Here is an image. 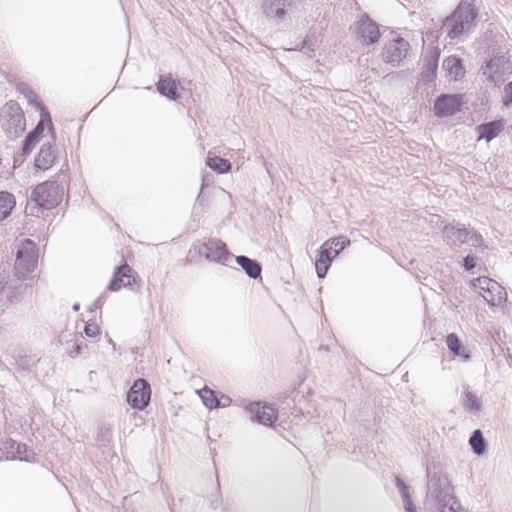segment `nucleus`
Wrapping results in <instances>:
<instances>
[{
	"label": "nucleus",
	"mask_w": 512,
	"mask_h": 512,
	"mask_svg": "<svg viewBox=\"0 0 512 512\" xmlns=\"http://www.w3.org/2000/svg\"><path fill=\"white\" fill-rule=\"evenodd\" d=\"M426 477V498L437 505L440 512H449L460 508V502L454 495L453 486L440 467L435 464H428Z\"/></svg>",
	"instance_id": "1"
},
{
	"label": "nucleus",
	"mask_w": 512,
	"mask_h": 512,
	"mask_svg": "<svg viewBox=\"0 0 512 512\" xmlns=\"http://www.w3.org/2000/svg\"><path fill=\"white\" fill-rule=\"evenodd\" d=\"M65 191L66 186L59 180L40 183L32 190L26 209L30 210V214H34V211L53 209L61 202Z\"/></svg>",
	"instance_id": "2"
},
{
	"label": "nucleus",
	"mask_w": 512,
	"mask_h": 512,
	"mask_svg": "<svg viewBox=\"0 0 512 512\" xmlns=\"http://www.w3.org/2000/svg\"><path fill=\"white\" fill-rule=\"evenodd\" d=\"M478 13L473 1L462 0L443 22L447 37L457 39L474 25Z\"/></svg>",
	"instance_id": "3"
},
{
	"label": "nucleus",
	"mask_w": 512,
	"mask_h": 512,
	"mask_svg": "<svg viewBox=\"0 0 512 512\" xmlns=\"http://www.w3.org/2000/svg\"><path fill=\"white\" fill-rule=\"evenodd\" d=\"M2 129L10 139L20 137L26 129V121L20 105L14 101H8L1 110Z\"/></svg>",
	"instance_id": "4"
},
{
	"label": "nucleus",
	"mask_w": 512,
	"mask_h": 512,
	"mask_svg": "<svg viewBox=\"0 0 512 512\" xmlns=\"http://www.w3.org/2000/svg\"><path fill=\"white\" fill-rule=\"evenodd\" d=\"M38 261V248L36 244L25 239L17 246L14 264L15 276L19 280H25L32 273Z\"/></svg>",
	"instance_id": "5"
},
{
	"label": "nucleus",
	"mask_w": 512,
	"mask_h": 512,
	"mask_svg": "<svg viewBox=\"0 0 512 512\" xmlns=\"http://www.w3.org/2000/svg\"><path fill=\"white\" fill-rule=\"evenodd\" d=\"M512 67L504 56H493L480 68L482 82L493 87H500L511 74Z\"/></svg>",
	"instance_id": "6"
},
{
	"label": "nucleus",
	"mask_w": 512,
	"mask_h": 512,
	"mask_svg": "<svg viewBox=\"0 0 512 512\" xmlns=\"http://www.w3.org/2000/svg\"><path fill=\"white\" fill-rule=\"evenodd\" d=\"M299 4L300 0H262L260 9L268 22L279 25L290 19Z\"/></svg>",
	"instance_id": "7"
},
{
	"label": "nucleus",
	"mask_w": 512,
	"mask_h": 512,
	"mask_svg": "<svg viewBox=\"0 0 512 512\" xmlns=\"http://www.w3.org/2000/svg\"><path fill=\"white\" fill-rule=\"evenodd\" d=\"M411 50L409 41L405 38L395 35L384 42L381 58L382 61L393 68L403 65Z\"/></svg>",
	"instance_id": "8"
},
{
	"label": "nucleus",
	"mask_w": 512,
	"mask_h": 512,
	"mask_svg": "<svg viewBox=\"0 0 512 512\" xmlns=\"http://www.w3.org/2000/svg\"><path fill=\"white\" fill-rule=\"evenodd\" d=\"M473 285L479 290V294L483 299L491 306H500L506 301L504 288L495 280L483 276L477 278Z\"/></svg>",
	"instance_id": "9"
},
{
	"label": "nucleus",
	"mask_w": 512,
	"mask_h": 512,
	"mask_svg": "<svg viewBox=\"0 0 512 512\" xmlns=\"http://www.w3.org/2000/svg\"><path fill=\"white\" fill-rule=\"evenodd\" d=\"M198 253L210 262L223 265H227L228 260L234 257V255L228 251L226 244L217 238H209L204 241L203 244L199 246Z\"/></svg>",
	"instance_id": "10"
},
{
	"label": "nucleus",
	"mask_w": 512,
	"mask_h": 512,
	"mask_svg": "<svg viewBox=\"0 0 512 512\" xmlns=\"http://www.w3.org/2000/svg\"><path fill=\"white\" fill-rule=\"evenodd\" d=\"M353 33L366 46L377 43L381 37L379 25L368 14H363L356 22Z\"/></svg>",
	"instance_id": "11"
},
{
	"label": "nucleus",
	"mask_w": 512,
	"mask_h": 512,
	"mask_svg": "<svg viewBox=\"0 0 512 512\" xmlns=\"http://www.w3.org/2000/svg\"><path fill=\"white\" fill-rule=\"evenodd\" d=\"M40 116L41 120L36 124L34 129L26 135L23 141V155H28L31 153L35 145L40 141L46 126H48V130L52 135L53 141L55 140L54 126L51 120L50 113L45 112L40 114Z\"/></svg>",
	"instance_id": "12"
},
{
	"label": "nucleus",
	"mask_w": 512,
	"mask_h": 512,
	"mask_svg": "<svg viewBox=\"0 0 512 512\" xmlns=\"http://www.w3.org/2000/svg\"><path fill=\"white\" fill-rule=\"evenodd\" d=\"M151 397V388L147 380L139 378L137 379L129 391L127 392L128 404L138 410L145 409Z\"/></svg>",
	"instance_id": "13"
},
{
	"label": "nucleus",
	"mask_w": 512,
	"mask_h": 512,
	"mask_svg": "<svg viewBox=\"0 0 512 512\" xmlns=\"http://www.w3.org/2000/svg\"><path fill=\"white\" fill-rule=\"evenodd\" d=\"M244 409L250 415V419L259 424L271 426L277 420L275 409L266 402H250Z\"/></svg>",
	"instance_id": "14"
},
{
	"label": "nucleus",
	"mask_w": 512,
	"mask_h": 512,
	"mask_svg": "<svg viewBox=\"0 0 512 512\" xmlns=\"http://www.w3.org/2000/svg\"><path fill=\"white\" fill-rule=\"evenodd\" d=\"M461 111V96L458 94H441L434 102V114L444 118Z\"/></svg>",
	"instance_id": "15"
},
{
	"label": "nucleus",
	"mask_w": 512,
	"mask_h": 512,
	"mask_svg": "<svg viewBox=\"0 0 512 512\" xmlns=\"http://www.w3.org/2000/svg\"><path fill=\"white\" fill-rule=\"evenodd\" d=\"M3 451L7 459L29 462L33 458V451L26 444L7 439L3 444Z\"/></svg>",
	"instance_id": "16"
},
{
	"label": "nucleus",
	"mask_w": 512,
	"mask_h": 512,
	"mask_svg": "<svg viewBox=\"0 0 512 512\" xmlns=\"http://www.w3.org/2000/svg\"><path fill=\"white\" fill-rule=\"evenodd\" d=\"M132 269L128 264L118 266L115 269L113 277L107 286L109 291H118L122 287H132L135 283V279L132 277Z\"/></svg>",
	"instance_id": "17"
},
{
	"label": "nucleus",
	"mask_w": 512,
	"mask_h": 512,
	"mask_svg": "<svg viewBox=\"0 0 512 512\" xmlns=\"http://www.w3.org/2000/svg\"><path fill=\"white\" fill-rule=\"evenodd\" d=\"M56 159L55 145L51 141L42 144L40 151L35 157L34 165L36 169L46 171L51 168Z\"/></svg>",
	"instance_id": "18"
},
{
	"label": "nucleus",
	"mask_w": 512,
	"mask_h": 512,
	"mask_svg": "<svg viewBox=\"0 0 512 512\" xmlns=\"http://www.w3.org/2000/svg\"><path fill=\"white\" fill-rule=\"evenodd\" d=\"M335 257L336 256H334V254L332 253L331 248L328 247V244H322V246L318 250L315 261V268L318 278H325L331 266V263Z\"/></svg>",
	"instance_id": "19"
},
{
	"label": "nucleus",
	"mask_w": 512,
	"mask_h": 512,
	"mask_svg": "<svg viewBox=\"0 0 512 512\" xmlns=\"http://www.w3.org/2000/svg\"><path fill=\"white\" fill-rule=\"evenodd\" d=\"M442 67L447 75L454 81L461 80L466 73L462 59L456 55L446 57Z\"/></svg>",
	"instance_id": "20"
},
{
	"label": "nucleus",
	"mask_w": 512,
	"mask_h": 512,
	"mask_svg": "<svg viewBox=\"0 0 512 512\" xmlns=\"http://www.w3.org/2000/svg\"><path fill=\"white\" fill-rule=\"evenodd\" d=\"M440 50L437 47L432 48L424 59L422 77L425 81L431 82L436 76Z\"/></svg>",
	"instance_id": "21"
},
{
	"label": "nucleus",
	"mask_w": 512,
	"mask_h": 512,
	"mask_svg": "<svg viewBox=\"0 0 512 512\" xmlns=\"http://www.w3.org/2000/svg\"><path fill=\"white\" fill-rule=\"evenodd\" d=\"M479 137L478 141L485 139L487 142L495 139L504 129V124L501 120H494L482 123L476 127Z\"/></svg>",
	"instance_id": "22"
},
{
	"label": "nucleus",
	"mask_w": 512,
	"mask_h": 512,
	"mask_svg": "<svg viewBox=\"0 0 512 512\" xmlns=\"http://www.w3.org/2000/svg\"><path fill=\"white\" fill-rule=\"evenodd\" d=\"M234 258L235 262L243 269L249 278L258 279L261 277L262 267L257 260L244 255L235 256Z\"/></svg>",
	"instance_id": "23"
},
{
	"label": "nucleus",
	"mask_w": 512,
	"mask_h": 512,
	"mask_svg": "<svg viewBox=\"0 0 512 512\" xmlns=\"http://www.w3.org/2000/svg\"><path fill=\"white\" fill-rule=\"evenodd\" d=\"M446 344L455 357H458L463 361H467L470 358L469 351L455 333H450L446 336Z\"/></svg>",
	"instance_id": "24"
},
{
	"label": "nucleus",
	"mask_w": 512,
	"mask_h": 512,
	"mask_svg": "<svg viewBox=\"0 0 512 512\" xmlns=\"http://www.w3.org/2000/svg\"><path fill=\"white\" fill-rule=\"evenodd\" d=\"M157 91L171 100L179 97L177 83L171 77H161L157 83Z\"/></svg>",
	"instance_id": "25"
},
{
	"label": "nucleus",
	"mask_w": 512,
	"mask_h": 512,
	"mask_svg": "<svg viewBox=\"0 0 512 512\" xmlns=\"http://www.w3.org/2000/svg\"><path fill=\"white\" fill-rule=\"evenodd\" d=\"M444 232L449 241L455 245H461L469 242L470 231L466 228H456L454 226H445Z\"/></svg>",
	"instance_id": "26"
},
{
	"label": "nucleus",
	"mask_w": 512,
	"mask_h": 512,
	"mask_svg": "<svg viewBox=\"0 0 512 512\" xmlns=\"http://www.w3.org/2000/svg\"><path fill=\"white\" fill-rule=\"evenodd\" d=\"M16 205L15 197L7 191H0V221L6 219Z\"/></svg>",
	"instance_id": "27"
},
{
	"label": "nucleus",
	"mask_w": 512,
	"mask_h": 512,
	"mask_svg": "<svg viewBox=\"0 0 512 512\" xmlns=\"http://www.w3.org/2000/svg\"><path fill=\"white\" fill-rule=\"evenodd\" d=\"M96 445L99 448H109L113 442V431L110 426H100L96 434Z\"/></svg>",
	"instance_id": "28"
},
{
	"label": "nucleus",
	"mask_w": 512,
	"mask_h": 512,
	"mask_svg": "<svg viewBox=\"0 0 512 512\" xmlns=\"http://www.w3.org/2000/svg\"><path fill=\"white\" fill-rule=\"evenodd\" d=\"M469 444L471 446L472 451L480 456L483 455L486 451V440L483 436L481 430L476 429L470 436Z\"/></svg>",
	"instance_id": "29"
},
{
	"label": "nucleus",
	"mask_w": 512,
	"mask_h": 512,
	"mask_svg": "<svg viewBox=\"0 0 512 512\" xmlns=\"http://www.w3.org/2000/svg\"><path fill=\"white\" fill-rule=\"evenodd\" d=\"M206 165L212 170L218 173H227L231 170V163L229 160L215 156L208 157L206 160Z\"/></svg>",
	"instance_id": "30"
},
{
	"label": "nucleus",
	"mask_w": 512,
	"mask_h": 512,
	"mask_svg": "<svg viewBox=\"0 0 512 512\" xmlns=\"http://www.w3.org/2000/svg\"><path fill=\"white\" fill-rule=\"evenodd\" d=\"M18 90L28 99V103L34 105L40 112V114L48 112L38 101L37 95L29 88V86L25 83H20L18 85Z\"/></svg>",
	"instance_id": "31"
},
{
	"label": "nucleus",
	"mask_w": 512,
	"mask_h": 512,
	"mask_svg": "<svg viewBox=\"0 0 512 512\" xmlns=\"http://www.w3.org/2000/svg\"><path fill=\"white\" fill-rule=\"evenodd\" d=\"M323 244H328V247L331 248L334 256L337 257L341 251L350 245V240L345 236H339L331 238L325 241Z\"/></svg>",
	"instance_id": "32"
},
{
	"label": "nucleus",
	"mask_w": 512,
	"mask_h": 512,
	"mask_svg": "<svg viewBox=\"0 0 512 512\" xmlns=\"http://www.w3.org/2000/svg\"><path fill=\"white\" fill-rule=\"evenodd\" d=\"M396 486H397V488L401 494V497L403 499L404 508H405L406 512H415L413 501L409 495L408 487L406 486V484L400 478L397 477L396 478Z\"/></svg>",
	"instance_id": "33"
},
{
	"label": "nucleus",
	"mask_w": 512,
	"mask_h": 512,
	"mask_svg": "<svg viewBox=\"0 0 512 512\" xmlns=\"http://www.w3.org/2000/svg\"><path fill=\"white\" fill-rule=\"evenodd\" d=\"M463 396V407L467 412H479L481 410L482 404L473 392L466 391Z\"/></svg>",
	"instance_id": "34"
},
{
	"label": "nucleus",
	"mask_w": 512,
	"mask_h": 512,
	"mask_svg": "<svg viewBox=\"0 0 512 512\" xmlns=\"http://www.w3.org/2000/svg\"><path fill=\"white\" fill-rule=\"evenodd\" d=\"M203 404L209 408H218L220 407V400L216 398L215 392L207 387H205L201 392L199 393Z\"/></svg>",
	"instance_id": "35"
},
{
	"label": "nucleus",
	"mask_w": 512,
	"mask_h": 512,
	"mask_svg": "<svg viewBox=\"0 0 512 512\" xmlns=\"http://www.w3.org/2000/svg\"><path fill=\"white\" fill-rule=\"evenodd\" d=\"M15 365L17 370L29 371L34 365V360L29 355H18L15 357Z\"/></svg>",
	"instance_id": "36"
},
{
	"label": "nucleus",
	"mask_w": 512,
	"mask_h": 512,
	"mask_svg": "<svg viewBox=\"0 0 512 512\" xmlns=\"http://www.w3.org/2000/svg\"><path fill=\"white\" fill-rule=\"evenodd\" d=\"M84 333L88 338H94L100 333V329L97 324L88 323L84 327Z\"/></svg>",
	"instance_id": "37"
},
{
	"label": "nucleus",
	"mask_w": 512,
	"mask_h": 512,
	"mask_svg": "<svg viewBox=\"0 0 512 512\" xmlns=\"http://www.w3.org/2000/svg\"><path fill=\"white\" fill-rule=\"evenodd\" d=\"M502 103L504 106H509L512 104V81L504 87Z\"/></svg>",
	"instance_id": "38"
},
{
	"label": "nucleus",
	"mask_w": 512,
	"mask_h": 512,
	"mask_svg": "<svg viewBox=\"0 0 512 512\" xmlns=\"http://www.w3.org/2000/svg\"><path fill=\"white\" fill-rule=\"evenodd\" d=\"M468 239H469V242H467L468 244L472 245V246H480L481 243L483 242V238L481 236V234L475 232V231H470V235L468 236Z\"/></svg>",
	"instance_id": "39"
},
{
	"label": "nucleus",
	"mask_w": 512,
	"mask_h": 512,
	"mask_svg": "<svg viewBox=\"0 0 512 512\" xmlns=\"http://www.w3.org/2000/svg\"><path fill=\"white\" fill-rule=\"evenodd\" d=\"M476 266L475 257L471 254H468L463 259V267L466 271H471Z\"/></svg>",
	"instance_id": "40"
},
{
	"label": "nucleus",
	"mask_w": 512,
	"mask_h": 512,
	"mask_svg": "<svg viewBox=\"0 0 512 512\" xmlns=\"http://www.w3.org/2000/svg\"><path fill=\"white\" fill-rule=\"evenodd\" d=\"M81 353V344L75 343L73 348L69 351L71 357H75Z\"/></svg>",
	"instance_id": "41"
},
{
	"label": "nucleus",
	"mask_w": 512,
	"mask_h": 512,
	"mask_svg": "<svg viewBox=\"0 0 512 512\" xmlns=\"http://www.w3.org/2000/svg\"><path fill=\"white\" fill-rule=\"evenodd\" d=\"M307 43L308 39L306 38L295 47V50L304 51L306 49Z\"/></svg>",
	"instance_id": "42"
},
{
	"label": "nucleus",
	"mask_w": 512,
	"mask_h": 512,
	"mask_svg": "<svg viewBox=\"0 0 512 512\" xmlns=\"http://www.w3.org/2000/svg\"><path fill=\"white\" fill-rule=\"evenodd\" d=\"M222 399H223V402H220V407L228 406L231 402V399L227 396L222 397Z\"/></svg>",
	"instance_id": "43"
},
{
	"label": "nucleus",
	"mask_w": 512,
	"mask_h": 512,
	"mask_svg": "<svg viewBox=\"0 0 512 512\" xmlns=\"http://www.w3.org/2000/svg\"><path fill=\"white\" fill-rule=\"evenodd\" d=\"M306 49L310 52H313L315 51V44L312 43L309 39H308V43L306 45Z\"/></svg>",
	"instance_id": "44"
},
{
	"label": "nucleus",
	"mask_w": 512,
	"mask_h": 512,
	"mask_svg": "<svg viewBox=\"0 0 512 512\" xmlns=\"http://www.w3.org/2000/svg\"><path fill=\"white\" fill-rule=\"evenodd\" d=\"M102 304V296H100L95 300L93 305L95 308H101Z\"/></svg>",
	"instance_id": "45"
},
{
	"label": "nucleus",
	"mask_w": 512,
	"mask_h": 512,
	"mask_svg": "<svg viewBox=\"0 0 512 512\" xmlns=\"http://www.w3.org/2000/svg\"><path fill=\"white\" fill-rule=\"evenodd\" d=\"M72 309H73L75 312H78V311H79V309H80V304L75 303V304L73 305Z\"/></svg>",
	"instance_id": "46"
},
{
	"label": "nucleus",
	"mask_w": 512,
	"mask_h": 512,
	"mask_svg": "<svg viewBox=\"0 0 512 512\" xmlns=\"http://www.w3.org/2000/svg\"><path fill=\"white\" fill-rule=\"evenodd\" d=\"M264 166H265L266 171H267L268 173H270V170H269V169H270L271 164H268L267 162H265V163H264Z\"/></svg>",
	"instance_id": "47"
},
{
	"label": "nucleus",
	"mask_w": 512,
	"mask_h": 512,
	"mask_svg": "<svg viewBox=\"0 0 512 512\" xmlns=\"http://www.w3.org/2000/svg\"><path fill=\"white\" fill-rule=\"evenodd\" d=\"M449 512H466L462 509V507L460 506L459 509H453V511H449Z\"/></svg>",
	"instance_id": "48"
},
{
	"label": "nucleus",
	"mask_w": 512,
	"mask_h": 512,
	"mask_svg": "<svg viewBox=\"0 0 512 512\" xmlns=\"http://www.w3.org/2000/svg\"><path fill=\"white\" fill-rule=\"evenodd\" d=\"M320 350H325V351H328V346H324V345H321L319 347Z\"/></svg>",
	"instance_id": "49"
}]
</instances>
